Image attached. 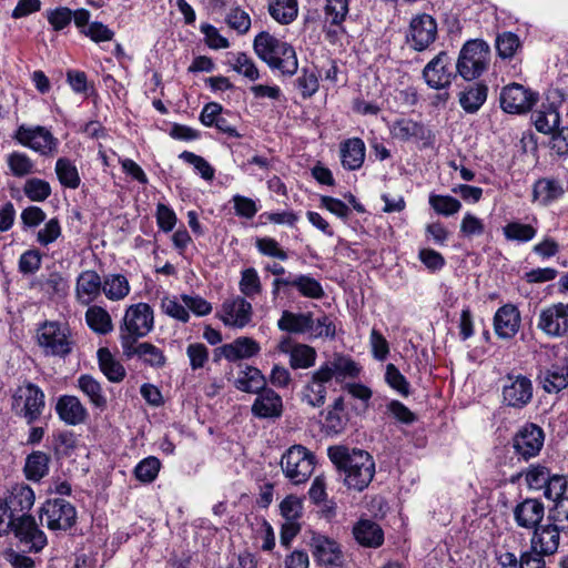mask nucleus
I'll use <instances>...</instances> for the list:
<instances>
[{"instance_id":"1","label":"nucleus","mask_w":568,"mask_h":568,"mask_svg":"<svg viewBox=\"0 0 568 568\" xmlns=\"http://www.w3.org/2000/svg\"><path fill=\"white\" fill-rule=\"evenodd\" d=\"M327 455L336 468L345 474L344 480L349 488L363 490L372 481L375 463L367 452L349 449L345 446H331Z\"/></svg>"},{"instance_id":"2","label":"nucleus","mask_w":568,"mask_h":568,"mask_svg":"<svg viewBox=\"0 0 568 568\" xmlns=\"http://www.w3.org/2000/svg\"><path fill=\"white\" fill-rule=\"evenodd\" d=\"M254 50L272 69H277L283 74L293 75L297 71L294 48L268 32H261L255 37Z\"/></svg>"},{"instance_id":"3","label":"nucleus","mask_w":568,"mask_h":568,"mask_svg":"<svg viewBox=\"0 0 568 568\" xmlns=\"http://www.w3.org/2000/svg\"><path fill=\"white\" fill-rule=\"evenodd\" d=\"M45 408L43 390L31 382L18 386L11 397V409L16 416L26 420L28 425L40 419Z\"/></svg>"},{"instance_id":"4","label":"nucleus","mask_w":568,"mask_h":568,"mask_svg":"<svg viewBox=\"0 0 568 568\" xmlns=\"http://www.w3.org/2000/svg\"><path fill=\"white\" fill-rule=\"evenodd\" d=\"M489 60V45L483 40H470L463 45L459 52L456 70L463 79L470 81L479 78L486 71Z\"/></svg>"},{"instance_id":"5","label":"nucleus","mask_w":568,"mask_h":568,"mask_svg":"<svg viewBox=\"0 0 568 568\" xmlns=\"http://www.w3.org/2000/svg\"><path fill=\"white\" fill-rule=\"evenodd\" d=\"M153 310L146 303L133 304L125 311L123 323L120 326L121 346L125 342H136L146 336L153 328Z\"/></svg>"},{"instance_id":"6","label":"nucleus","mask_w":568,"mask_h":568,"mask_svg":"<svg viewBox=\"0 0 568 568\" xmlns=\"http://www.w3.org/2000/svg\"><path fill=\"white\" fill-rule=\"evenodd\" d=\"M281 469L294 485H300L311 477L314 470L315 456L302 445L287 448L281 458Z\"/></svg>"},{"instance_id":"7","label":"nucleus","mask_w":568,"mask_h":568,"mask_svg":"<svg viewBox=\"0 0 568 568\" xmlns=\"http://www.w3.org/2000/svg\"><path fill=\"white\" fill-rule=\"evenodd\" d=\"M37 339L45 355L63 357L72 351L73 341L65 324L43 323L37 331Z\"/></svg>"},{"instance_id":"8","label":"nucleus","mask_w":568,"mask_h":568,"mask_svg":"<svg viewBox=\"0 0 568 568\" xmlns=\"http://www.w3.org/2000/svg\"><path fill=\"white\" fill-rule=\"evenodd\" d=\"M13 139L43 156H52L58 152L59 140L42 125L21 124L16 130Z\"/></svg>"},{"instance_id":"9","label":"nucleus","mask_w":568,"mask_h":568,"mask_svg":"<svg viewBox=\"0 0 568 568\" xmlns=\"http://www.w3.org/2000/svg\"><path fill=\"white\" fill-rule=\"evenodd\" d=\"M40 519L50 530H68L75 524L77 511L63 498L49 499L41 507Z\"/></svg>"},{"instance_id":"10","label":"nucleus","mask_w":568,"mask_h":568,"mask_svg":"<svg viewBox=\"0 0 568 568\" xmlns=\"http://www.w3.org/2000/svg\"><path fill=\"white\" fill-rule=\"evenodd\" d=\"M532 382L521 374H508L503 379V403L513 408L521 409L532 399Z\"/></svg>"},{"instance_id":"11","label":"nucleus","mask_w":568,"mask_h":568,"mask_svg":"<svg viewBox=\"0 0 568 568\" xmlns=\"http://www.w3.org/2000/svg\"><path fill=\"white\" fill-rule=\"evenodd\" d=\"M7 526L30 550L40 551L47 545L44 532L39 529L36 519L28 514L10 517Z\"/></svg>"},{"instance_id":"12","label":"nucleus","mask_w":568,"mask_h":568,"mask_svg":"<svg viewBox=\"0 0 568 568\" xmlns=\"http://www.w3.org/2000/svg\"><path fill=\"white\" fill-rule=\"evenodd\" d=\"M537 94L519 83H510L501 89L500 108L510 114L528 112L537 102Z\"/></svg>"},{"instance_id":"13","label":"nucleus","mask_w":568,"mask_h":568,"mask_svg":"<svg viewBox=\"0 0 568 568\" xmlns=\"http://www.w3.org/2000/svg\"><path fill=\"white\" fill-rule=\"evenodd\" d=\"M423 78L427 85L435 90L449 87L455 78L453 61L447 52L440 51L423 70Z\"/></svg>"},{"instance_id":"14","label":"nucleus","mask_w":568,"mask_h":568,"mask_svg":"<svg viewBox=\"0 0 568 568\" xmlns=\"http://www.w3.org/2000/svg\"><path fill=\"white\" fill-rule=\"evenodd\" d=\"M537 328L549 337H562L568 333V304L556 303L539 313Z\"/></svg>"},{"instance_id":"15","label":"nucleus","mask_w":568,"mask_h":568,"mask_svg":"<svg viewBox=\"0 0 568 568\" xmlns=\"http://www.w3.org/2000/svg\"><path fill=\"white\" fill-rule=\"evenodd\" d=\"M545 435L536 424L524 425L514 436L513 444L515 452L524 459L538 455L544 445Z\"/></svg>"},{"instance_id":"16","label":"nucleus","mask_w":568,"mask_h":568,"mask_svg":"<svg viewBox=\"0 0 568 568\" xmlns=\"http://www.w3.org/2000/svg\"><path fill=\"white\" fill-rule=\"evenodd\" d=\"M436 34L437 23L432 16L423 13L412 19L408 41L416 51L428 48L435 41Z\"/></svg>"},{"instance_id":"17","label":"nucleus","mask_w":568,"mask_h":568,"mask_svg":"<svg viewBox=\"0 0 568 568\" xmlns=\"http://www.w3.org/2000/svg\"><path fill=\"white\" fill-rule=\"evenodd\" d=\"M328 382H331L328 369H321L318 367L311 374L310 381L302 388V402L313 408L322 407L326 400V384Z\"/></svg>"},{"instance_id":"18","label":"nucleus","mask_w":568,"mask_h":568,"mask_svg":"<svg viewBox=\"0 0 568 568\" xmlns=\"http://www.w3.org/2000/svg\"><path fill=\"white\" fill-rule=\"evenodd\" d=\"M54 409L60 420L68 426L84 424L89 418L87 407L74 395L59 396Z\"/></svg>"},{"instance_id":"19","label":"nucleus","mask_w":568,"mask_h":568,"mask_svg":"<svg viewBox=\"0 0 568 568\" xmlns=\"http://www.w3.org/2000/svg\"><path fill=\"white\" fill-rule=\"evenodd\" d=\"M102 278L93 270L82 271L75 281L74 295L82 306H89L101 295Z\"/></svg>"},{"instance_id":"20","label":"nucleus","mask_w":568,"mask_h":568,"mask_svg":"<svg viewBox=\"0 0 568 568\" xmlns=\"http://www.w3.org/2000/svg\"><path fill=\"white\" fill-rule=\"evenodd\" d=\"M122 349L123 355L128 358L138 357L145 365L154 368H161L166 363L163 351L149 342H125V344L122 345Z\"/></svg>"},{"instance_id":"21","label":"nucleus","mask_w":568,"mask_h":568,"mask_svg":"<svg viewBox=\"0 0 568 568\" xmlns=\"http://www.w3.org/2000/svg\"><path fill=\"white\" fill-rule=\"evenodd\" d=\"M561 531L550 521L547 525L537 526L531 538V549L544 556H552L559 548Z\"/></svg>"},{"instance_id":"22","label":"nucleus","mask_w":568,"mask_h":568,"mask_svg":"<svg viewBox=\"0 0 568 568\" xmlns=\"http://www.w3.org/2000/svg\"><path fill=\"white\" fill-rule=\"evenodd\" d=\"M520 313L513 304L499 307L494 316V328L498 337L509 339L516 335L520 326Z\"/></svg>"},{"instance_id":"23","label":"nucleus","mask_w":568,"mask_h":568,"mask_svg":"<svg viewBox=\"0 0 568 568\" xmlns=\"http://www.w3.org/2000/svg\"><path fill=\"white\" fill-rule=\"evenodd\" d=\"M222 311V320L229 326L242 328L250 323L252 317L251 303L241 296L225 301Z\"/></svg>"},{"instance_id":"24","label":"nucleus","mask_w":568,"mask_h":568,"mask_svg":"<svg viewBox=\"0 0 568 568\" xmlns=\"http://www.w3.org/2000/svg\"><path fill=\"white\" fill-rule=\"evenodd\" d=\"M282 412V397L271 388L260 392L252 405V413L258 418H277Z\"/></svg>"},{"instance_id":"25","label":"nucleus","mask_w":568,"mask_h":568,"mask_svg":"<svg viewBox=\"0 0 568 568\" xmlns=\"http://www.w3.org/2000/svg\"><path fill=\"white\" fill-rule=\"evenodd\" d=\"M4 503L9 509V518L28 514L34 504V491L26 484H18L12 487Z\"/></svg>"},{"instance_id":"26","label":"nucleus","mask_w":568,"mask_h":568,"mask_svg":"<svg viewBox=\"0 0 568 568\" xmlns=\"http://www.w3.org/2000/svg\"><path fill=\"white\" fill-rule=\"evenodd\" d=\"M313 555L320 565L341 566L343 554L338 544L327 537L313 538Z\"/></svg>"},{"instance_id":"27","label":"nucleus","mask_w":568,"mask_h":568,"mask_svg":"<svg viewBox=\"0 0 568 568\" xmlns=\"http://www.w3.org/2000/svg\"><path fill=\"white\" fill-rule=\"evenodd\" d=\"M365 143L359 138L343 141L339 145V156L344 169L355 171L362 168L365 160Z\"/></svg>"},{"instance_id":"28","label":"nucleus","mask_w":568,"mask_h":568,"mask_svg":"<svg viewBox=\"0 0 568 568\" xmlns=\"http://www.w3.org/2000/svg\"><path fill=\"white\" fill-rule=\"evenodd\" d=\"M321 369H328L329 379L335 376L337 379L355 378L359 375L361 367L349 356L335 353L332 359L326 361L320 366Z\"/></svg>"},{"instance_id":"29","label":"nucleus","mask_w":568,"mask_h":568,"mask_svg":"<svg viewBox=\"0 0 568 568\" xmlns=\"http://www.w3.org/2000/svg\"><path fill=\"white\" fill-rule=\"evenodd\" d=\"M564 193L565 189L560 181L542 178L534 184L532 202H538L542 206H548L554 201L560 199Z\"/></svg>"},{"instance_id":"30","label":"nucleus","mask_w":568,"mask_h":568,"mask_svg":"<svg viewBox=\"0 0 568 568\" xmlns=\"http://www.w3.org/2000/svg\"><path fill=\"white\" fill-rule=\"evenodd\" d=\"M313 325L314 318L311 312L293 313L291 311H283L277 321L278 329L291 334L307 333L313 328Z\"/></svg>"},{"instance_id":"31","label":"nucleus","mask_w":568,"mask_h":568,"mask_svg":"<svg viewBox=\"0 0 568 568\" xmlns=\"http://www.w3.org/2000/svg\"><path fill=\"white\" fill-rule=\"evenodd\" d=\"M353 536L364 547L376 548L384 541V532L378 524L362 519L353 528Z\"/></svg>"},{"instance_id":"32","label":"nucleus","mask_w":568,"mask_h":568,"mask_svg":"<svg viewBox=\"0 0 568 568\" xmlns=\"http://www.w3.org/2000/svg\"><path fill=\"white\" fill-rule=\"evenodd\" d=\"M544 513V505L539 500L526 499L515 508V518L519 526L532 528L542 519Z\"/></svg>"},{"instance_id":"33","label":"nucleus","mask_w":568,"mask_h":568,"mask_svg":"<svg viewBox=\"0 0 568 568\" xmlns=\"http://www.w3.org/2000/svg\"><path fill=\"white\" fill-rule=\"evenodd\" d=\"M538 378L546 393L557 394L568 386V366L554 365L540 372Z\"/></svg>"},{"instance_id":"34","label":"nucleus","mask_w":568,"mask_h":568,"mask_svg":"<svg viewBox=\"0 0 568 568\" xmlns=\"http://www.w3.org/2000/svg\"><path fill=\"white\" fill-rule=\"evenodd\" d=\"M532 116L536 130L544 134H550L560 123L559 111L555 102L542 103Z\"/></svg>"},{"instance_id":"35","label":"nucleus","mask_w":568,"mask_h":568,"mask_svg":"<svg viewBox=\"0 0 568 568\" xmlns=\"http://www.w3.org/2000/svg\"><path fill=\"white\" fill-rule=\"evenodd\" d=\"M78 388L89 398L93 407L104 410L108 406L106 395L101 384L91 375H81L77 379Z\"/></svg>"},{"instance_id":"36","label":"nucleus","mask_w":568,"mask_h":568,"mask_svg":"<svg viewBox=\"0 0 568 568\" xmlns=\"http://www.w3.org/2000/svg\"><path fill=\"white\" fill-rule=\"evenodd\" d=\"M50 456L47 453L32 452L26 458L24 475L29 480L40 481L49 473Z\"/></svg>"},{"instance_id":"37","label":"nucleus","mask_w":568,"mask_h":568,"mask_svg":"<svg viewBox=\"0 0 568 568\" xmlns=\"http://www.w3.org/2000/svg\"><path fill=\"white\" fill-rule=\"evenodd\" d=\"M270 16L281 24H290L298 14L297 0H268Z\"/></svg>"},{"instance_id":"38","label":"nucleus","mask_w":568,"mask_h":568,"mask_svg":"<svg viewBox=\"0 0 568 568\" xmlns=\"http://www.w3.org/2000/svg\"><path fill=\"white\" fill-rule=\"evenodd\" d=\"M488 94V87L484 83H475L459 94L460 106L467 113L477 112L485 103Z\"/></svg>"},{"instance_id":"39","label":"nucleus","mask_w":568,"mask_h":568,"mask_svg":"<svg viewBox=\"0 0 568 568\" xmlns=\"http://www.w3.org/2000/svg\"><path fill=\"white\" fill-rule=\"evenodd\" d=\"M85 322L97 334L105 335L113 329L110 314L106 310L98 305H89L85 312Z\"/></svg>"},{"instance_id":"40","label":"nucleus","mask_w":568,"mask_h":568,"mask_svg":"<svg viewBox=\"0 0 568 568\" xmlns=\"http://www.w3.org/2000/svg\"><path fill=\"white\" fill-rule=\"evenodd\" d=\"M227 361L236 362L255 356L260 352V345L251 337H239L230 344H226Z\"/></svg>"},{"instance_id":"41","label":"nucleus","mask_w":568,"mask_h":568,"mask_svg":"<svg viewBox=\"0 0 568 568\" xmlns=\"http://www.w3.org/2000/svg\"><path fill=\"white\" fill-rule=\"evenodd\" d=\"M99 366L105 377L113 383L121 382L125 376L123 365L116 361L108 348L98 351Z\"/></svg>"},{"instance_id":"42","label":"nucleus","mask_w":568,"mask_h":568,"mask_svg":"<svg viewBox=\"0 0 568 568\" xmlns=\"http://www.w3.org/2000/svg\"><path fill=\"white\" fill-rule=\"evenodd\" d=\"M101 293L111 301H120L130 293V285L124 275L109 274L102 280Z\"/></svg>"},{"instance_id":"43","label":"nucleus","mask_w":568,"mask_h":568,"mask_svg":"<svg viewBox=\"0 0 568 568\" xmlns=\"http://www.w3.org/2000/svg\"><path fill=\"white\" fill-rule=\"evenodd\" d=\"M243 376H240L235 381V386L237 389L246 393H256L258 394L263 389H265V378L260 369L247 366L245 371L242 372Z\"/></svg>"},{"instance_id":"44","label":"nucleus","mask_w":568,"mask_h":568,"mask_svg":"<svg viewBox=\"0 0 568 568\" xmlns=\"http://www.w3.org/2000/svg\"><path fill=\"white\" fill-rule=\"evenodd\" d=\"M55 174L59 182L64 187L74 190L78 189L81 183L77 166L67 158H60L57 160Z\"/></svg>"},{"instance_id":"45","label":"nucleus","mask_w":568,"mask_h":568,"mask_svg":"<svg viewBox=\"0 0 568 568\" xmlns=\"http://www.w3.org/2000/svg\"><path fill=\"white\" fill-rule=\"evenodd\" d=\"M316 351L306 344H295L292 347L290 366L293 369H306L313 367L316 362Z\"/></svg>"},{"instance_id":"46","label":"nucleus","mask_w":568,"mask_h":568,"mask_svg":"<svg viewBox=\"0 0 568 568\" xmlns=\"http://www.w3.org/2000/svg\"><path fill=\"white\" fill-rule=\"evenodd\" d=\"M291 286L295 287L303 296L308 298H322L324 290L321 283L312 276L298 275L291 280Z\"/></svg>"},{"instance_id":"47","label":"nucleus","mask_w":568,"mask_h":568,"mask_svg":"<svg viewBox=\"0 0 568 568\" xmlns=\"http://www.w3.org/2000/svg\"><path fill=\"white\" fill-rule=\"evenodd\" d=\"M504 235L508 241L529 242L536 234L537 230L530 224L519 222H510L503 229Z\"/></svg>"},{"instance_id":"48","label":"nucleus","mask_w":568,"mask_h":568,"mask_svg":"<svg viewBox=\"0 0 568 568\" xmlns=\"http://www.w3.org/2000/svg\"><path fill=\"white\" fill-rule=\"evenodd\" d=\"M429 205L437 214L445 216L454 215L462 207V203L457 199L449 195L437 194L429 196Z\"/></svg>"},{"instance_id":"49","label":"nucleus","mask_w":568,"mask_h":568,"mask_svg":"<svg viewBox=\"0 0 568 568\" xmlns=\"http://www.w3.org/2000/svg\"><path fill=\"white\" fill-rule=\"evenodd\" d=\"M385 382L390 388L404 397L410 394L409 383L406 377L392 363L386 365Z\"/></svg>"},{"instance_id":"50","label":"nucleus","mask_w":568,"mask_h":568,"mask_svg":"<svg viewBox=\"0 0 568 568\" xmlns=\"http://www.w3.org/2000/svg\"><path fill=\"white\" fill-rule=\"evenodd\" d=\"M23 192L31 201L42 202L51 195V186L47 181L33 178L27 180Z\"/></svg>"},{"instance_id":"51","label":"nucleus","mask_w":568,"mask_h":568,"mask_svg":"<svg viewBox=\"0 0 568 568\" xmlns=\"http://www.w3.org/2000/svg\"><path fill=\"white\" fill-rule=\"evenodd\" d=\"M160 467L161 463L156 457H146L136 465L134 475L140 481L152 483L156 478Z\"/></svg>"},{"instance_id":"52","label":"nucleus","mask_w":568,"mask_h":568,"mask_svg":"<svg viewBox=\"0 0 568 568\" xmlns=\"http://www.w3.org/2000/svg\"><path fill=\"white\" fill-rule=\"evenodd\" d=\"M226 24L239 34H245L251 27V18L239 7L231 8L225 17Z\"/></svg>"},{"instance_id":"53","label":"nucleus","mask_w":568,"mask_h":568,"mask_svg":"<svg viewBox=\"0 0 568 568\" xmlns=\"http://www.w3.org/2000/svg\"><path fill=\"white\" fill-rule=\"evenodd\" d=\"M519 45V38L513 32H504L496 38V50L503 59L513 58Z\"/></svg>"},{"instance_id":"54","label":"nucleus","mask_w":568,"mask_h":568,"mask_svg":"<svg viewBox=\"0 0 568 568\" xmlns=\"http://www.w3.org/2000/svg\"><path fill=\"white\" fill-rule=\"evenodd\" d=\"M8 165L14 176H24L33 172L32 160L22 152L14 151L10 153Z\"/></svg>"},{"instance_id":"55","label":"nucleus","mask_w":568,"mask_h":568,"mask_svg":"<svg viewBox=\"0 0 568 568\" xmlns=\"http://www.w3.org/2000/svg\"><path fill=\"white\" fill-rule=\"evenodd\" d=\"M348 13L347 0H327L325 6V17L334 26L341 27Z\"/></svg>"},{"instance_id":"56","label":"nucleus","mask_w":568,"mask_h":568,"mask_svg":"<svg viewBox=\"0 0 568 568\" xmlns=\"http://www.w3.org/2000/svg\"><path fill=\"white\" fill-rule=\"evenodd\" d=\"M45 17L54 31H61L71 23L73 11L67 7H58L47 10Z\"/></svg>"},{"instance_id":"57","label":"nucleus","mask_w":568,"mask_h":568,"mask_svg":"<svg viewBox=\"0 0 568 568\" xmlns=\"http://www.w3.org/2000/svg\"><path fill=\"white\" fill-rule=\"evenodd\" d=\"M262 290L261 281L255 268L250 267L242 272L240 281V291L247 297L260 294Z\"/></svg>"},{"instance_id":"58","label":"nucleus","mask_w":568,"mask_h":568,"mask_svg":"<svg viewBox=\"0 0 568 568\" xmlns=\"http://www.w3.org/2000/svg\"><path fill=\"white\" fill-rule=\"evenodd\" d=\"M180 159H182L186 163L193 165L194 169L200 173V175L204 180H206V181L213 180L215 171L212 168V165L204 158H202L193 152H190V151H183L180 154Z\"/></svg>"},{"instance_id":"59","label":"nucleus","mask_w":568,"mask_h":568,"mask_svg":"<svg viewBox=\"0 0 568 568\" xmlns=\"http://www.w3.org/2000/svg\"><path fill=\"white\" fill-rule=\"evenodd\" d=\"M567 489V480L564 476L554 475L544 487V495L546 498L557 503L559 499H566L564 496Z\"/></svg>"},{"instance_id":"60","label":"nucleus","mask_w":568,"mask_h":568,"mask_svg":"<svg viewBox=\"0 0 568 568\" xmlns=\"http://www.w3.org/2000/svg\"><path fill=\"white\" fill-rule=\"evenodd\" d=\"M547 519L561 530L568 531V498L557 500Z\"/></svg>"},{"instance_id":"61","label":"nucleus","mask_w":568,"mask_h":568,"mask_svg":"<svg viewBox=\"0 0 568 568\" xmlns=\"http://www.w3.org/2000/svg\"><path fill=\"white\" fill-rule=\"evenodd\" d=\"M303 505L298 497L290 495L280 504V510L285 521H297L302 515Z\"/></svg>"},{"instance_id":"62","label":"nucleus","mask_w":568,"mask_h":568,"mask_svg":"<svg viewBox=\"0 0 568 568\" xmlns=\"http://www.w3.org/2000/svg\"><path fill=\"white\" fill-rule=\"evenodd\" d=\"M233 68L237 73L244 75L251 81H255L260 77L254 61L245 53H237Z\"/></svg>"},{"instance_id":"63","label":"nucleus","mask_w":568,"mask_h":568,"mask_svg":"<svg viewBox=\"0 0 568 568\" xmlns=\"http://www.w3.org/2000/svg\"><path fill=\"white\" fill-rule=\"evenodd\" d=\"M205 37L206 44L214 50L226 49L230 47L229 40L220 34L219 30L209 23H203L200 28Z\"/></svg>"},{"instance_id":"64","label":"nucleus","mask_w":568,"mask_h":568,"mask_svg":"<svg viewBox=\"0 0 568 568\" xmlns=\"http://www.w3.org/2000/svg\"><path fill=\"white\" fill-rule=\"evenodd\" d=\"M42 255L38 250L26 251L19 258V271L22 274H34L41 266Z\"/></svg>"}]
</instances>
